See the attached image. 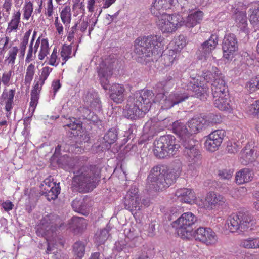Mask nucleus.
<instances>
[{"instance_id":"1","label":"nucleus","mask_w":259,"mask_h":259,"mask_svg":"<svg viewBox=\"0 0 259 259\" xmlns=\"http://www.w3.org/2000/svg\"><path fill=\"white\" fill-rule=\"evenodd\" d=\"M182 164L177 162L172 168L168 169L163 165L153 167L147 178L146 187L150 190L160 191L173 184L180 176Z\"/></svg>"},{"instance_id":"2","label":"nucleus","mask_w":259,"mask_h":259,"mask_svg":"<svg viewBox=\"0 0 259 259\" xmlns=\"http://www.w3.org/2000/svg\"><path fill=\"white\" fill-rule=\"evenodd\" d=\"M164 41V38L158 35L139 37L135 41V52L146 63L156 61L162 56Z\"/></svg>"},{"instance_id":"3","label":"nucleus","mask_w":259,"mask_h":259,"mask_svg":"<svg viewBox=\"0 0 259 259\" xmlns=\"http://www.w3.org/2000/svg\"><path fill=\"white\" fill-rule=\"evenodd\" d=\"M153 96V93L150 90L136 92L129 97L123 110L124 116L132 120L143 116L150 109Z\"/></svg>"},{"instance_id":"4","label":"nucleus","mask_w":259,"mask_h":259,"mask_svg":"<svg viewBox=\"0 0 259 259\" xmlns=\"http://www.w3.org/2000/svg\"><path fill=\"white\" fill-rule=\"evenodd\" d=\"M153 96V93L150 90L136 92L129 97L123 110L124 116L132 120L143 116L150 109Z\"/></svg>"},{"instance_id":"5","label":"nucleus","mask_w":259,"mask_h":259,"mask_svg":"<svg viewBox=\"0 0 259 259\" xmlns=\"http://www.w3.org/2000/svg\"><path fill=\"white\" fill-rule=\"evenodd\" d=\"M73 173L72 185L74 189L79 192L86 193L93 190L100 178V170L95 165L77 167Z\"/></svg>"},{"instance_id":"6","label":"nucleus","mask_w":259,"mask_h":259,"mask_svg":"<svg viewBox=\"0 0 259 259\" xmlns=\"http://www.w3.org/2000/svg\"><path fill=\"white\" fill-rule=\"evenodd\" d=\"M255 220L248 212H239L230 215L227 219L225 228L231 232L242 233L253 229Z\"/></svg>"},{"instance_id":"7","label":"nucleus","mask_w":259,"mask_h":259,"mask_svg":"<svg viewBox=\"0 0 259 259\" xmlns=\"http://www.w3.org/2000/svg\"><path fill=\"white\" fill-rule=\"evenodd\" d=\"M180 145L176 144V138L172 135L160 137L154 142L153 153L156 157L163 158L176 154Z\"/></svg>"},{"instance_id":"8","label":"nucleus","mask_w":259,"mask_h":259,"mask_svg":"<svg viewBox=\"0 0 259 259\" xmlns=\"http://www.w3.org/2000/svg\"><path fill=\"white\" fill-rule=\"evenodd\" d=\"M157 17L156 21L158 28L163 34H171L182 25V18L180 15H170L160 12L154 14Z\"/></svg>"},{"instance_id":"9","label":"nucleus","mask_w":259,"mask_h":259,"mask_svg":"<svg viewBox=\"0 0 259 259\" xmlns=\"http://www.w3.org/2000/svg\"><path fill=\"white\" fill-rule=\"evenodd\" d=\"M196 216L191 212L183 213L175 222L178 235L184 239H190L192 237V226L196 222Z\"/></svg>"},{"instance_id":"10","label":"nucleus","mask_w":259,"mask_h":259,"mask_svg":"<svg viewBox=\"0 0 259 259\" xmlns=\"http://www.w3.org/2000/svg\"><path fill=\"white\" fill-rule=\"evenodd\" d=\"M189 96L188 93L180 91H174L166 96L163 93H159L156 94L154 101L159 103L161 109L167 110L185 101Z\"/></svg>"},{"instance_id":"11","label":"nucleus","mask_w":259,"mask_h":259,"mask_svg":"<svg viewBox=\"0 0 259 259\" xmlns=\"http://www.w3.org/2000/svg\"><path fill=\"white\" fill-rule=\"evenodd\" d=\"M149 202V200L145 199H143L142 202L138 189L135 187L130 189L123 201L125 208L130 210L134 215L142 209L143 205L148 206Z\"/></svg>"},{"instance_id":"12","label":"nucleus","mask_w":259,"mask_h":259,"mask_svg":"<svg viewBox=\"0 0 259 259\" xmlns=\"http://www.w3.org/2000/svg\"><path fill=\"white\" fill-rule=\"evenodd\" d=\"M226 132L224 130H217L212 132L205 137L204 146L207 150L214 152L221 146Z\"/></svg>"},{"instance_id":"13","label":"nucleus","mask_w":259,"mask_h":259,"mask_svg":"<svg viewBox=\"0 0 259 259\" xmlns=\"http://www.w3.org/2000/svg\"><path fill=\"white\" fill-rule=\"evenodd\" d=\"M183 153L188 162V172L190 171L191 176L197 175V169L201 164V154L198 148L183 150Z\"/></svg>"},{"instance_id":"14","label":"nucleus","mask_w":259,"mask_h":259,"mask_svg":"<svg viewBox=\"0 0 259 259\" xmlns=\"http://www.w3.org/2000/svg\"><path fill=\"white\" fill-rule=\"evenodd\" d=\"M196 240L199 241L206 245L215 244L217 241L215 233L209 228L200 227L193 233L192 237Z\"/></svg>"},{"instance_id":"15","label":"nucleus","mask_w":259,"mask_h":259,"mask_svg":"<svg viewBox=\"0 0 259 259\" xmlns=\"http://www.w3.org/2000/svg\"><path fill=\"white\" fill-rule=\"evenodd\" d=\"M218 41L217 36L212 34L209 38L202 44L199 48L197 53L198 59L204 61L210 57L212 51L215 48Z\"/></svg>"},{"instance_id":"16","label":"nucleus","mask_w":259,"mask_h":259,"mask_svg":"<svg viewBox=\"0 0 259 259\" xmlns=\"http://www.w3.org/2000/svg\"><path fill=\"white\" fill-rule=\"evenodd\" d=\"M187 90L194 93L195 97L199 98L201 100L205 101L209 96V88L207 85H203L198 79L191 78L187 84Z\"/></svg>"},{"instance_id":"17","label":"nucleus","mask_w":259,"mask_h":259,"mask_svg":"<svg viewBox=\"0 0 259 259\" xmlns=\"http://www.w3.org/2000/svg\"><path fill=\"white\" fill-rule=\"evenodd\" d=\"M113 65L110 63L108 59H106L102 61L99 66L98 69V76L101 83V85L105 90L108 88L109 83L108 78L112 75Z\"/></svg>"},{"instance_id":"18","label":"nucleus","mask_w":259,"mask_h":259,"mask_svg":"<svg viewBox=\"0 0 259 259\" xmlns=\"http://www.w3.org/2000/svg\"><path fill=\"white\" fill-rule=\"evenodd\" d=\"M83 100L86 108L95 111H100L102 104L97 92L93 90L87 92L83 96Z\"/></svg>"},{"instance_id":"19","label":"nucleus","mask_w":259,"mask_h":259,"mask_svg":"<svg viewBox=\"0 0 259 259\" xmlns=\"http://www.w3.org/2000/svg\"><path fill=\"white\" fill-rule=\"evenodd\" d=\"M237 49L238 43L236 36L232 33L227 34L222 43L224 57L226 59H229L230 56L233 55L237 51Z\"/></svg>"},{"instance_id":"20","label":"nucleus","mask_w":259,"mask_h":259,"mask_svg":"<svg viewBox=\"0 0 259 259\" xmlns=\"http://www.w3.org/2000/svg\"><path fill=\"white\" fill-rule=\"evenodd\" d=\"M225 201V198L222 195L212 192H209L205 197L204 207L208 209H215L223 205Z\"/></svg>"},{"instance_id":"21","label":"nucleus","mask_w":259,"mask_h":259,"mask_svg":"<svg viewBox=\"0 0 259 259\" xmlns=\"http://www.w3.org/2000/svg\"><path fill=\"white\" fill-rule=\"evenodd\" d=\"M178 199L184 203L193 204L195 203L196 197L193 190L183 188L178 189L175 193Z\"/></svg>"},{"instance_id":"22","label":"nucleus","mask_w":259,"mask_h":259,"mask_svg":"<svg viewBox=\"0 0 259 259\" xmlns=\"http://www.w3.org/2000/svg\"><path fill=\"white\" fill-rule=\"evenodd\" d=\"M213 102L215 107L221 111L230 113L233 110L228 93L222 95L220 97H213Z\"/></svg>"},{"instance_id":"23","label":"nucleus","mask_w":259,"mask_h":259,"mask_svg":"<svg viewBox=\"0 0 259 259\" xmlns=\"http://www.w3.org/2000/svg\"><path fill=\"white\" fill-rule=\"evenodd\" d=\"M110 91V97L115 103H121L124 100L125 90L123 85L118 83L113 84L111 87Z\"/></svg>"},{"instance_id":"24","label":"nucleus","mask_w":259,"mask_h":259,"mask_svg":"<svg viewBox=\"0 0 259 259\" xmlns=\"http://www.w3.org/2000/svg\"><path fill=\"white\" fill-rule=\"evenodd\" d=\"M224 76L217 78L213 81L211 84L212 94L213 97H220L221 95L228 93V90L226 82L224 79Z\"/></svg>"},{"instance_id":"25","label":"nucleus","mask_w":259,"mask_h":259,"mask_svg":"<svg viewBox=\"0 0 259 259\" xmlns=\"http://www.w3.org/2000/svg\"><path fill=\"white\" fill-rule=\"evenodd\" d=\"M205 123L204 118L201 116H196L190 119L187 123L188 136L198 133Z\"/></svg>"},{"instance_id":"26","label":"nucleus","mask_w":259,"mask_h":259,"mask_svg":"<svg viewBox=\"0 0 259 259\" xmlns=\"http://www.w3.org/2000/svg\"><path fill=\"white\" fill-rule=\"evenodd\" d=\"M59 165L66 170L75 169L77 167L81 166L79 159L77 158H72L67 155L61 157L58 160Z\"/></svg>"},{"instance_id":"27","label":"nucleus","mask_w":259,"mask_h":259,"mask_svg":"<svg viewBox=\"0 0 259 259\" xmlns=\"http://www.w3.org/2000/svg\"><path fill=\"white\" fill-rule=\"evenodd\" d=\"M248 7L250 22L255 30L259 29V2L250 4Z\"/></svg>"},{"instance_id":"28","label":"nucleus","mask_w":259,"mask_h":259,"mask_svg":"<svg viewBox=\"0 0 259 259\" xmlns=\"http://www.w3.org/2000/svg\"><path fill=\"white\" fill-rule=\"evenodd\" d=\"M15 89H11L9 92L5 89L1 95V98L6 99L5 109L7 111L6 117L9 118L11 115V110L13 108L14 97L15 94Z\"/></svg>"},{"instance_id":"29","label":"nucleus","mask_w":259,"mask_h":259,"mask_svg":"<svg viewBox=\"0 0 259 259\" xmlns=\"http://www.w3.org/2000/svg\"><path fill=\"white\" fill-rule=\"evenodd\" d=\"M257 157L256 153L250 145L246 146L240 153V161L243 165H247L254 161Z\"/></svg>"},{"instance_id":"30","label":"nucleus","mask_w":259,"mask_h":259,"mask_svg":"<svg viewBox=\"0 0 259 259\" xmlns=\"http://www.w3.org/2000/svg\"><path fill=\"white\" fill-rule=\"evenodd\" d=\"M40 47V50L38 53V57L40 60H42L47 56L49 52V47L48 40L46 38L40 39L39 37L34 45L33 48L34 54L35 55L39 47Z\"/></svg>"},{"instance_id":"31","label":"nucleus","mask_w":259,"mask_h":259,"mask_svg":"<svg viewBox=\"0 0 259 259\" xmlns=\"http://www.w3.org/2000/svg\"><path fill=\"white\" fill-rule=\"evenodd\" d=\"M203 17V13L201 11H196L188 15L183 21L187 27L192 28L200 23Z\"/></svg>"},{"instance_id":"32","label":"nucleus","mask_w":259,"mask_h":259,"mask_svg":"<svg viewBox=\"0 0 259 259\" xmlns=\"http://www.w3.org/2000/svg\"><path fill=\"white\" fill-rule=\"evenodd\" d=\"M240 247L246 249H259V237L249 236L240 240Z\"/></svg>"},{"instance_id":"33","label":"nucleus","mask_w":259,"mask_h":259,"mask_svg":"<svg viewBox=\"0 0 259 259\" xmlns=\"http://www.w3.org/2000/svg\"><path fill=\"white\" fill-rule=\"evenodd\" d=\"M253 172L248 168H243L236 174V182L240 185L247 183L252 179Z\"/></svg>"},{"instance_id":"34","label":"nucleus","mask_w":259,"mask_h":259,"mask_svg":"<svg viewBox=\"0 0 259 259\" xmlns=\"http://www.w3.org/2000/svg\"><path fill=\"white\" fill-rule=\"evenodd\" d=\"M21 15V14L19 10L13 14L6 29L7 34H10L12 32H16L17 31L20 23Z\"/></svg>"},{"instance_id":"35","label":"nucleus","mask_w":259,"mask_h":259,"mask_svg":"<svg viewBox=\"0 0 259 259\" xmlns=\"http://www.w3.org/2000/svg\"><path fill=\"white\" fill-rule=\"evenodd\" d=\"M235 21L237 26L245 33L248 32L247 20L245 11H237L235 14Z\"/></svg>"},{"instance_id":"36","label":"nucleus","mask_w":259,"mask_h":259,"mask_svg":"<svg viewBox=\"0 0 259 259\" xmlns=\"http://www.w3.org/2000/svg\"><path fill=\"white\" fill-rule=\"evenodd\" d=\"M175 0H155L151 8V12L153 14H156V10L161 9H167L170 8Z\"/></svg>"},{"instance_id":"37","label":"nucleus","mask_w":259,"mask_h":259,"mask_svg":"<svg viewBox=\"0 0 259 259\" xmlns=\"http://www.w3.org/2000/svg\"><path fill=\"white\" fill-rule=\"evenodd\" d=\"M222 75L216 67H212L210 70L205 71L203 73V78L207 82H213L217 78L222 77Z\"/></svg>"},{"instance_id":"38","label":"nucleus","mask_w":259,"mask_h":259,"mask_svg":"<svg viewBox=\"0 0 259 259\" xmlns=\"http://www.w3.org/2000/svg\"><path fill=\"white\" fill-rule=\"evenodd\" d=\"M80 111L82 113V117L83 119H86L93 122L94 124H98L101 121L99 119L97 115L94 114L93 112H91L90 109L86 108H80Z\"/></svg>"},{"instance_id":"39","label":"nucleus","mask_w":259,"mask_h":259,"mask_svg":"<svg viewBox=\"0 0 259 259\" xmlns=\"http://www.w3.org/2000/svg\"><path fill=\"white\" fill-rule=\"evenodd\" d=\"M172 128L173 132L181 137V139L189 136L187 125L186 126L180 122L177 121L174 122Z\"/></svg>"},{"instance_id":"40","label":"nucleus","mask_w":259,"mask_h":259,"mask_svg":"<svg viewBox=\"0 0 259 259\" xmlns=\"http://www.w3.org/2000/svg\"><path fill=\"white\" fill-rule=\"evenodd\" d=\"M70 227L72 229L83 230L86 227L87 223L86 220L82 217H73L69 223Z\"/></svg>"},{"instance_id":"41","label":"nucleus","mask_w":259,"mask_h":259,"mask_svg":"<svg viewBox=\"0 0 259 259\" xmlns=\"http://www.w3.org/2000/svg\"><path fill=\"white\" fill-rule=\"evenodd\" d=\"M181 144L184 147V150H191V149L198 148V141L189 136L187 137H183L181 139Z\"/></svg>"},{"instance_id":"42","label":"nucleus","mask_w":259,"mask_h":259,"mask_svg":"<svg viewBox=\"0 0 259 259\" xmlns=\"http://www.w3.org/2000/svg\"><path fill=\"white\" fill-rule=\"evenodd\" d=\"M185 45L186 40L184 36H180L169 44V48L178 54Z\"/></svg>"},{"instance_id":"43","label":"nucleus","mask_w":259,"mask_h":259,"mask_svg":"<svg viewBox=\"0 0 259 259\" xmlns=\"http://www.w3.org/2000/svg\"><path fill=\"white\" fill-rule=\"evenodd\" d=\"M45 191H42V194L45 196L48 200L51 201L57 198L60 192V187L59 186H54V187H52L50 189H47Z\"/></svg>"},{"instance_id":"44","label":"nucleus","mask_w":259,"mask_h":259,"mask_svg":"<svg viewBox=\"0 0 259 259\" xmlns=\"http://www.w3.org/2000/svg\"><path fill=\"white\" fill-rule=\"evenodd\" d=\"M61 58L62 62V65H63L66 61L71 57H72V46L64 45L60 52Z\"/></svg>"},{"instance_id":"45","label":"nucleus","mask_w":259,"mask_h":259,"mask_svg":"<svg viewBox=\"0 0 259 259\" xmlns=\"http://www.w3.org/2000/svg\"><path fill=\"white\" fill-rule=\"evenodd\" d=\"M109 236L108 230L106 229H103L98 231L95 235L94 238L95 241L99 244H103L108 239Z\"/></svg>"},{"instance_id":"46","label":"nucleus","mask_w":259,"mask_h":259,"mask_svg":"<svg viewBox=\"0 0 259 259\" xmlns=\"http://www.w3.org/2000/svg\"><path fill=\"white\" fill-rule=\"evenodd\" d=\"M73 250L74 255L79 258H81L85 253V244L81 241H77L74 244Z\"/></svg>"},{"instance_id":"47","label":"nucleus","mask_w":259,"mask_h":259,"mask_svg":"<svg viewBox=\"0 0 259 259\" xmlns=\"http://www.w3.org/2000/svg\"><path fill=\"white\" fill-rule=\"evenodd\" d=\"M60 17L62 22L65 25L69 24L71 19V9L69 6H65L62 10Z\"/></svg>"},{"instance_id":"48","label":"nucleus","mask_w":259,"mask_h":259,"mask_svg":"<svg viewBox=\"0 0 259 259\" xmlns=\"http://www.w3.org/2000/svg\"><path fill=\"white\" fill-rule=\"evenodd\" d=\"M117 139V132L116 129L111 128L104 135V139L109 144L114 143Z\"/></svg>"},{"instance_id":"49","label":"nucleus","mask_w":259,"mask_h":259,"mask_svg":"<svg viewBox=\"0 0 259 259\" xmlns=\"http://www.w3.org/2000/svg\"><path fill=\"white\" fill-rule=\"evenodd\" d=\"M23 11V18L25 20H29L33 11V4L31 2H25L22 9Z\"/></svg>"},{"instance_id":"50","label":"nucleus","mask_w":259,"mask_h":259,"mask_svg":"<svg viewBox=\"0 0 259 259\" xmlns=\"http://www.w3.org/2000/svg\"><path fill=\"white\" fill-rule=\"evenodd\" d=\"M18 51L19 49L17 46L13 47L9 51L8 56L6 59L9 64H12L13 65L15 64Z\"/></svg>"},{"instance_id":"51","label":"nucleus","mask_w":259,"mask_h":259,"mask_svg":"<svg viewBox=\"0 0 259 259\" xmlns=\"http://www.w3.org/2000/svg\"><path fill=\"white\" fill-rule=\"evenodd\" d=\"M35 68L33 64L31 63L26 69V73L25 76V84H30L31 81L33 78L35 73Z\"/></svg>"},{"instance_id":"52","label":"nucleus","mask_w":259,"mask_h":259,"mask_svg":"<svg viewBox=\"0 0 259 259\" xmlns=\"http://www.w3.org/2000/svg\"><path fill=\"white\" fill-rule=\"evenodd\" d=\"M177 53L175 52V50H172L170 49L168 50V53L163 56L164 59V64L166 66H170L171 65L177 57Z\"/></svg>"},{"instance_id":"53","label":"nucleus","mask_w":259,"mask_h":259,"mask_svg":"<svg viewBox=\"0 0 259 259\" xmlns=\"http://www.w3.org/2000/svg\"><path fill=\"white\" fill-rule=\"evenodd\" d=\"M247 111L250 115L253 116L259 115V100L254 101L252 104L249 106Z\"/></svg>"},{"instance_id":"54","label":"nucleus","mask_w":259,"mask_h":259,"mask_svg":"<svg viewBox=\"0 0 259 259\" xmlns=\"http://www.w3.org/2000/svg\"><path fill=\"white\" fill-rule=\"evenodd\" d=\"M58 50L56 48H54L50 57L49 58L48 64L52 66H57L59 64V60L58 59Z\"/></svg>"},{"instance_id":"55","label":"nucleus","mask_w":259,"mask_h":259,"mask_svg":"<svg viewBox=\"0 0 259 259\" xmlns=\"http://www.w3.org/2000/svg\"><path fill=\"white\" fill-rule=\"evenodd\" d=\"M82 204L83 201L75 199L72 202V206L75 211L82 213L83 215H87L88 214V212H82L84 210Z\"/></svg>"},{"instance_id":"56","label":"nucleus","mask_w":259,"mask_h":259,"mask_svg":"<svg viewBox=\"0 0 259 259\" xmlns=\"http://www.w3.org/2000/svg\"><path fill=\"white\" fill-rule=\"evenodd\" d=\"M12 6V0H5L3 5V16L7 18L10 13Z\"/></svg>"},{"instance_id":"57","label":"nucleus","mask_w":259,"mask_h":259,"mask_svg":"<svg viewBox=\"0 0 259 259\" xmlns=\"http://www.w3.org/2000/svg\"><path fill=\"white\" fill-rule=\"evenodd\" d=\"M245 87L250 93H252L255 91L257 89H258V86L255 77L250 79V80L246 83Z\"/></svg>"},{"instance_id":"58","label":"nucleus","mask_w":259,"mask_h":259,"mask_svg":"<svg viewBox=\"0 0 259 259\" xmlns=\"http://www.w3.org/2000/svg\"><path fill=\"white\" fill-rule=\"evenodd\" d=\"M52 71V68L46 66L42 68L41 74L39 79V81L41 82V85H44L45 80L47 79Z\"/></svg>"},{"instance_id":"59","label":"nucleus","mask_w":259,"mask_h":259,"mask_svg":"<svg viewBox=\"0 0 259 259\" xmlns=\"http://www.w3.org/2000/svg\"><path fill=\"white\" fill-rule=\"evenodd\" d=\"M12 70L10 69L9 71H5L2 74L1 81L4 85L7 86L9 85V83L12 77Z\"/></svg>"},{"instance_id":"60","label":"nucleus","mask_w":259,"mask_h":259,"mask_svg":"<svg viewBox=\"0 0 259 259\" xmlns=\"http://www.w3.org/2000/svg\"><path fill=\"white\" fill-rule=\"evenodd\" d=\"M39 96L31 94V99L30 102L29 110H31L33 112L36 107Z\"/></svg>"},{"instance_id":"61","label":"nucleus","mask_w":259,"mask_h":259,"mask_svg":"<svg viewBox=\"0 0 259 259\" xmlns=\"http://www.w3.org/2000/svg\"><path fill=\"white\" fill-rule=\"evenodd\" d=\"M233 171L231 170L224 169L220 171L219 176L220 178L224 180H229L232 178Z\"/></svg>"},{"instance_id":"62","label":"nucleus","mask_w":259,"mask_h":259,"mask_svg":"<svg viewBox=\"0 0 259 259\" xmlns=\"http://www.w3.org/2000/svg\"><path fill=\"white\" fill-rule=\"evenodd\" d=\"M41 82L39 80L34 83L33 89L31 92V94L39 96L40 91L41 90L42 87Z\"/></svg>"},{"instance_id":"63","label":"nucleus","mask_w":259,"mask_h":259,"mask_svg":"<svg viewBox=\"0 0 259 259\" xmlns=\"http://www.w3.org/2000/svg\"><path fill=\"white\" fill-rule=\"evenodd\" d=\"M44 184H42V186H44V190H47L49 188H52L54 186H59V183L56 184V183L53 182L51 181L50 178L46 179L44 182Z\"/></svg>"},{"instance_id":"64","label":"nucleus","mask_w":259,"mask_h":259,"mask_svg":"<svg viewBox=\"0 0 259 259\" xmlns=\"http://www.w3.org/2000/svg\"><path fill=\"white\" fill-rule=\"evenodd\" d=\"M239 149V145L236 143H231L227 147V150L229 153H235Z\"/></svg>"}]
</instances>
